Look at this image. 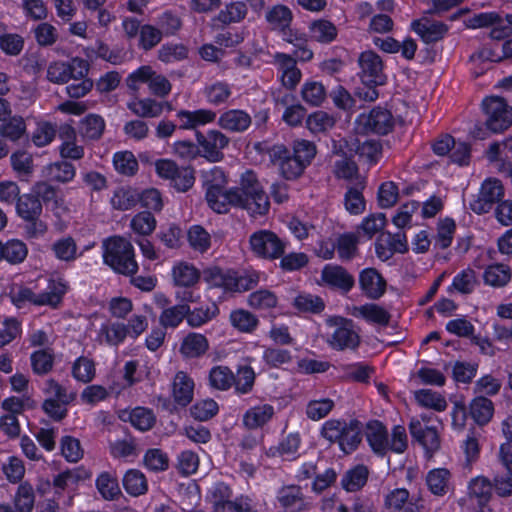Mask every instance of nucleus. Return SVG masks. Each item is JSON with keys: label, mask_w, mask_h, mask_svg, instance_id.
Listing matches in <instances>:
<instances>
[{"label": "nucleus", "mask_w": 512, "mask_h": 512, "mask_svg": "<svg viewBox=\"0 0 512 512\" xmlns=\"http://www.w3.org/2000/svg\"><path fill=\"white\" fill-rule=\"evenodd\" d=\"M206 200L209 207L217 213H226L232 204L246 209L253 217L265 215L270 207L268 197L252 171L242 174L239 188L228 192L206 191Z\"/></svg>", "instance_id": "nucleus-1"}, {"label": "nucleus", "mask_w": 512, "mask_h": 512, "mask_svg": "<svg viewBox=\"0 0 512 512\" xmlns=\"http://www.w3.org/2000/svg\"><path fill=\"white\" fill-rule=\"evenodd\" d=\"M103 260L120 274L133 275L138 270L132 244L120 236L110 237L103 242Z\"/></svg>", "instance_id": "nucleus-2"}, {"label": "nucleus", "mask_w": 512, "mask_h": 512, "mask_svg": "<svg viewBox=\"0 0 512 512\" xmlns=\"http://www.w3.org/2000/svg\"><path fill=\"white\" fill-rule=\"evenodd\" d=\"M366 439L377 454H384L387 451L403 453L408 444L406 430L403 426H395L389 435L379 421H371L367 424Z\"/></svg>", "instance_id": "nucleus-3"}, {"label": "nucleus", "mask_w": 512, "mask_h": 512, "mask_svg": "<svg viewBox=\"0 0 512 512\" xmlns=\"http://www.w3.org/2000/svg\"><path fill=\"white\" fill-rule=\"evenodd\" d=\"M358 63L360 79L367 86L366 90H359L358 95L364 100L374 101L378 98L375 87L383 85L386 81L383 61L374 51L367 50L360 54Z\"/></svg>", "instance_id": "nucleus-4"}, {"label": "nucleus", "mask_w": 512, "mask_h": 512, "mask_svg": "<svg viewBox=\"0 0 512 512\" xmlns=\"http://www.w3.org/2000/svg\"><path fill=\"white\" fill-rule=\"evenodd\" d=\"M362 425L358 421L328 420L323 424L322 436L329 442H336L340 449L349 454L362 439Z\"/></svg>", "instance_id": "nucleus-5"}, {"label": "nucleus", "mask_w": 512, "mask_h": 512, "mask_svg": "<svg viewBox=\"0 0 512 512\" xmlns=\"http://www.w3.org/2000/svg\"><path fill=\"white\" fill-rule=\"evenodd\" d=\"M331 332L327 335V343L335 350H354L360 344L359 333L352 320L343 317H331L326 321Z\"/></svg>", "instance_id": "nucleus-6"}, {"label": "nucleus", "mask_w": 512, "mask_h": 512, "mask_svg": "<svg viewBox=\"0 0 512 512\" xmlns=\"http://www.w3.org/2000/svg\"><path fill=\"white\" fill-rule=\"evenodd\" d=\"M482 109L486 127L491 132L500 133L512 125V107L503 98L486 97L482 101Z\"/></svg>", "instance_id": "nucleus-7"}, {"label": "nucleus", "mask_w": 512, "mask_h": 512, "mask_svg": "<svg viewBox=\"0 0 512 512\" xmlns=\"http://www.w3.org/2000/svg\"><path fill=\"white\" fill-rule=\"evenodd\" d=\"M249 248L259 258L274 260L282 256L286 244L274 232L258 230L250 235Z\"/></svg>", "instance_id": "nucleus-8"}, {"label": "nucleus", "mask_w": 512, "mask_h": 512, "mask_svg": "<svg viewBox=\"0 0 512 512\" xmlns=\"http://www.w3.org/2000/svg\"><path fill=\"white\" fill-rule=\"evenodd\" d=\"M393 126L392 115L388 110L376 108L358 116L355 131L358 134H387Z\"/></svg>", "instance_id": "nucleus-9"}, {"label": "nucleus", "mask_w": 512, "mask_h": 512, "mask_svg": "<svg viewBox=\"0 0 512 512\" xmlns=\"http://www.w3.org/2000/svg\"><path fill=\"white\" fill-rule=\"evenodd\" d=\"M437 421L422 415L419 419H412L409 425L412 437L419 442L427 453H433L440 447Z\"/></svg>", "instance_id": "nucleus-10"}, {"label": "nucleus", "mask_w": 512, "mask_h": 512, "mask_svg": "<svg viewBox=\"0 0 512 512\" xmlns=\"http://www.w3.org/2000/svg\"><path fill=\"white\" fill-rule=\"evenodd\" d=\"M196 140L202 157L210 162H219L223 159V150L229 144V138L218 130H209L206 133L197 132Z\"/></svg>", "instance_id": "nucleus-11"}, {"label": "nucleus", "mask_w": 512, "mask_h": 512, "mask_svg": "<svg viewBox=\"0 0 512 512\" xmlns=\"http://www.w3.org/2000/svg\"><path fill=\"white\" fill-rule=\"evenodd\" d=\"M269 157L272 163L278 166L281 175L286 179L299 177L305 167L299 163L283 145H275L269 150Z\"/></svg>", "instance_id": "nucleus-12"}, {"label": "nucleus", "mask_w": 512, "mask_h": 512, "mask_svg": "<svg viewBox=\"0 0 512 512\" xmlns=\"http://www.w3.org/2000/svg\"><path fill=\"white\" fill-rule=\"evenodd\" d=\"M504 196L501 182L494 178L485 180L481 186L478 199L471 204V208L478 214L488 212L492 205Z\"/></svg>", "instance_id": "nucleus-13"}, {"label": "nucleus", "mask_w": 512, "mask_h": 512, "mask_svg": "<svg viewBox=\"0 0 512 512\" xmlns=\"http://www.w3.org/2000/svg\"><path fill=\"white\" fill-rule=\"evenodd\" d=\"M127 108L141 118H157L163 113L164 108L172 110L168 102H160L150 97H135L127 103Z\"/></svg>", "instance_id": "nucleus-14"}, {"label": "nucleus", "mask_w": 512, "mask_h": 512, "mask_svg": "<svg viewBox=\"0 0 512 512\" xmlns=\"http://www.w3.org/2000/svg\"><path fill=\"white\" fill-rule=\"evenodd\" d=\"M319 284L347 292L352 288L354 279L341 266L328 264L322 270Z\"/></svg>", "instance_id": "nucleus-15"}, {"label": "nucleus", "mask_w": 512, "mask_h": 512, "mask_svg": "<svg viewBox=\"0 0 512 512\" xmlns=\"http://www.w3.org/2000/svg\"><path fill=\"white\" fill-rule=\"evenodd\" d=\"M68 289V283L62 277L57 276L49 278L46 289L41 293H37L38 306L57 308L61 304Z\"/></svg>", "instance_id": "nucleus-16"}, {"label": "nucleus", "mask_w": 512, "mask_h": 512, "mask_svg": "<svg viewBox=\"0 0 512 512\" xmlns=\"http://www.w3.org/2000/svg\"><path fill=\"white\" fill-rule=\"evenodd\" d=\"M411 29L426 43L440 40L447 32L444 23L431 20L427 16L412 21Z\"/></svg>", "instance_id": "nucleus-17"}, {"label": "nucleus", "mask_w": 512, "mask_h": 512, "mask_svg": "<svg viewBox=\"0 0 512 512\" xmlns=\"http://www.w3.org/2000/svg\"><path fill=\"white\" fill-rule=\"evenodd\" d=\"M350 314L353 317L363 319L370 324L378 326H385L390 320L389 312L384 307L375 303L354 306L351 308Z\"/></svg>", "instance_id": "nucleus-18"}, {"label": "nucleus", "mask_w": 512, "mask_h": 512, "mask_svg": "<svg viewBox=\"0 0 512 512\" xmlns=\"http://www.w3.org/2000/svg\"><path fill=\"white\" fill-rule=\"evenodd\" d=\"M209 347V341L205 335L190 332L182 339L179 352L186 359H196L205 355Z\"/></svg>", "instance_id": "nucleus-19"}, {"label": "nucleus", "mask_w": 512, "mask_h": 512, "mask_svg": "<svg viewBox=\"0 0 512 512\" xmlns=\"http://www.w3.org/2000/svg\"><path fill=\"white\" fill-rule=\"evenodd\" d=\"M194 381L183 371L176 373L172 383V396L180 406H187L193 399Z\"/></svg>", "instance_id": "nucleus-20"}, {"label": "nucleus", "mask_w": 512, "mask_h": 512, "mask_svg": "<svg viewBox=\"0 0 512 512\" xmlns=\"http://www.w3.org/2000/svg\"><path fill=\"white\" fill-rule=\"evenodd\" d=\"M362 291L368 298L377 299L383 295L386 289V282L383 277L373 268L363 270L359 278Z\"/></svg>", "instance_id": "nucleus-21"}, {"label": "nucleus", "mask_w": 512, "mask_h": 512, "mask_svg": "<svg viewBox=\"0 0 512 512\" xmlns=\"http://www.w3.org/2000/svg\"><path fill=\"white\" fill-rule=\"evenodd\" d=\"M127 338L124 323L106 320L97 331L96 340L101 344L119 346Z\"/></svg>", "instance_id": "nucleus-22"}, {"label": "nucleus", "mask_w": 512, "mask_h": 512, "mask_svg": "<svg viewBox=\"0 0 512 512\" xmlns=\"http://www.w3.org/2000/svg\"><path fill=\"white\" fill-rule=\"evenodd\" d=\"M218 124L225 130L242 132L250 126L251 117L243 110L232 109L221 114Z\"/></svg>", "instance_id": "nucleus-23"}, {"label": "nucleus", "mask_w": 512, "mask_h": 512, "mask_svg": "<svg viewBox=\"0 0 512 512\" xmlns=\"http://www.w3.org/2000/svg\"><path fill=\"white\" fill-rule=\"evenodd\" d=\"M277 501L283 512H299L304 507L301 489L294 485L281 488Z\"/></svg>", "instance_id": "nucleus-24"}, {"label": "nucleus", "mask_w": 512, "mask_h": 512, "mask_svg": "<svg viewBox=\"0 0 512 512\" xmlns=\"http://www.w3.org/2000/svg\"><path fill=\"white\" fill-rule=\"evenodd\" d=\"M219 312V307L215 302L195 307L193 309L188 305L187 324L192 328H200L215 319Z\"/></svg>", "instance_id": "nucleus-25"}, {"label": "nucleus", "mask_w": 512, "mask_h": 512, "mask_svg": "<svg viewBox=\"0 0 512 512\" xmlns=\"http://www.w3.org/2000/svg\"><path fill=\"white\" fill-rule=\"evenodd\" d=\"M200 277V271L187 262H179L172 268L173 282L180 287L190 288L198 283Z\"/></svg>", "instance_id": "nucleus-26"}, {"label": "nucleus", "mask_w": 512, "mask_h": 512, "mask_svg": "<svg viewBox=\"0 0 512 512\" xmlns=\"http://www.w3.org/2000/svg\"><path fill=\"white\" fill-rule=\"evenodd\" d=\"M426 483L432 494L443 496L451 488V473L446 468L432 469L427 473Z\"/></svg>", "instance_id": "nucleus-27"}, {"label": "nucleus", "mask_w": 512, "mask_h": 512, "mask_svg": "<svg viewBox=\"0 0 512 512\" xmlns=\"http://www.w3.org/2000/svg\"><path fill=\"white\" fill-rule=\"evenodd\" d=\"M60 138L62 140L60 155L63 158L78 160L84 156V148L77 144L76 133L72 127H63L60 132Z\"/></svg>", "instance_id": "nucleus-28"}, {"label": "nucleus", "mask_w": 512, "mask_h": 512, "mask_svg": "<svg viewBox=\"0 0 512 512\" xmlns=\"http://www.w3.org/2000/svg\"><path fill=\"white\" fill-rule=\"evenodd\" d=\"M232 270H223L217 266L208 267L203 270V280L210 288H223L231 292L233 281Z\"/></svg>", "instance_id": "nucleus-29"}, {"label": "nucleus", "mask_w": 512, "mask_h": 512, "mask_svg": "<svg viewBox=\"0 0 512 512\" xmlns=\"http://www.w3.org/2000/svg\"><path fill=\"white\" fill-rule=\"evenodd\" d=\"M119 417L123 421H130L131 424L140 431L149 430L155 422L153 413L142 407H137L132 411L121 410Z\"/></svg>", "instance_id": "nucleus-30"}, {"label": "nucleus", "mask_w": 512, "mask_h": 512, "mask_svg": "<svg viewBox=\"0 0 512 512\" xmlns=\"http://www.w3.org/2000/svg\"><path fill=\"white\" fill-rule=\"evenodd\" d=\"M247 304L259 312H271L278 305V297L268 289H259L249 294Z\"/></svg>", "instance_id": "nucleus-31"}, {"label": "nucleus", "mask_w": 512, "mask_h": 512, "mask_svg": "<svg viewBox=\"0 0 512 512\" xmlns=\"http://www.w3.org/2000/svg\"><path fill=\"white\" fill-rule=\"evenodd\" d=\"M42 175L49 181L67 183L76 175L75 167L68 162H55L44 167Z\"/></svg>", "instance_id": "nucleus-32"}, {"label": "nucleus", "mask_w": 512, "mask_h": 512, "mask_svg": "<svg viewBox=\"0 0 512 512\" xmlns=\"http://www.w3.org/2000/svg\"><path fill=\"white\" fill-rule=\"evenodd\" d=\"M229 320L232 327L241 333H253L259 325L258 317L245 309L233 310L230 313Z\"/></svg>", "instance_id": "nucleus-33"}, {"label": "nucleus", "mask_w": 512, "mask_h": 512, "mask_svg": "<svg viewBox=\"0 0 512 512\" xmlns=\"http://www.w3.org/2000/svg\"><path fill=\"white\" fill-rule=\"evenodd\" d=\"M470 415L479 425H486L493 417L494 405L488 398L479 396L472 400L469 406Z\"/></svg>", "instance_id": "nucleus-34"}, {"label": "nucleus", "mask_w": 512, "mask_h": 512, "mask_svg": "<svg viewBox=\"0 0 512 512\" xmlns=\"http://www.w3.org/2000/svg\"><path fill=\"white\" fill-rule=\"evenodd\" d=\"M512 277L511 269L505 264H492L486 267L483 273L485 284L492 287L505 286Z\"/></svg>", "instance_id": "nucleus-35"}, {"label": "nucleus", "mask_w": 512, "mask_h": 512, "mask_svg": "<svg viewBox=\"0 0 512 512\" xmlns=\"http://www.w3.org/2000/svg\"><path fill=\"white\" fill-rule=\"evenodd\" d=\"M274 415V408L269 404H260L250 408L244 415L246 427L254 429L266 424Z\"/></svg>", "instance_id": "nucleus-36"}, {"label": "nucleus", "mask_w": 512, "mask_h": 512, "mask_svg": "<svg viewBox=\"0 0 512 512\" xmlns=\"http://www.w3.org/2000/svg\"><path fill=\"white\" fill-rule=\"evenodd\" d=\"M300 439L298 435L290 434L278 446L270 447L267 455L270 457H280L283 460L295 459L298 454Z\"/></svg>", "instance_id": "nucleus-37"}, {"label": "nucleus", "mask_w": 512, "mask_h": 512, "mask_svg": "<svg viewBox=\"0 0 512 512\" xmlns=\"http://www.w3.org/2000/svg\"><path fill=\"white\" fill-rule=\"evenodd\" d=\"M368 475L366 466L357 465L343 475L341 485L348 492L358 491L366 484Z\"/></svg>", "instance_id": "nucleus-38"}, {"label": "nucleus", "mask_w": 512, "mask_h": 512, "mask_svg": "<svg viewBox=\"0 0 512 512\" xmlns=\"http://www.w3.org/2000/svg\"><path fill=\"white\" fill-rule=\"evenodd\" d=\"M187 241L192 250L203 254L210 249L212 238L202 226L193 225L187 232Z\"/></svg>", "instance_id": "nucleus-39"}, {"label": "nucleus", "mask_w": 512, "mask_h": 512, "mask_svg": "<svg viewBox=\"0 0 512 512\" xmlns=\"http://www.w3.org/2000/svg\"><path fill=\"white\" fill-rule=\"evenodd\" d=\"M123 486L125 491L131 496H140L147 492L148 483L145 475L137 470H128L123 477Z\"/></svg>", "instance_id": "nucleus-40"}, {"label": "nucleus", "mask_w": 512, "mask_h": 512, "mask_svg": "<svg viewBox=\"0 0 512 512\" xmlns=\"http://www.w3.org/2000/svg\"><path fill=\"white\" fill-rule=\"evenodd\" d=\"M17 214L25 221H34L41 214L42 205L35 196L25 194L16 204Z\"/></svg>", "instance_id": "nucleus-41"}, {"label": "nucleus", "mask_w": 512, "mask_h": 512, "mask_svg": "<svg viewBox=\"0 0 512 512\" xmlns=\"http://www.w3.org/2000/svg\"><path fill=\"white\" fill-rule=\"evenodd\" d=\"M416 402L425 408L433 409L436 411H444L447 408V401L445 397L431 389H420L414 392Z\"/></svg>", "instance_id": "nucleus-42"}, {"label": "nucleus", "mask_w": 512, "mask_h": 512, "mask_svg": "<svg viewBox=\"0 0 512 512\" xmlns=\"http://www.w3.org/2000/svg\"><path fill=\"white\" fill-rule=\"evenodd\" d=\"M350 151H355L360 158L365 159L367 162H376L380 155L379 143L375 140L360 139L351 140L348 144Z\"/></svg>", "instance_id": "nucleus-43"}, {"label": "nucleus", "mask_w": 512, "mask_h": 512, "mask_svg": "<svg viewBox=\"0 0 512 512\" xmlns=\"http://www.w3.org/2000/svg\"><path fill=\"white\" fill-rule=\"evenodd\" d=\"M234 380L235 375L227 366H214L209 372V384L217 390H228L233 385Z\"/></svg>", "instance_id": "nucleus-44"}, {"label": "nucleus", "mask_w": 512, "mask_h": 512, "mask_svg": "<svg viewBox=\"0 0 512 512\" xmlns=\"http://www.w3.org/2000/svg\"><path fill=\"white\" fill-rule=\"evenodd\" d=\"M252 358H247V364L239 366L235 375L233 384L238 393L246 394L253 388L255 381V371L250 366Z\"/></svg>", "instance_id": "nucleus-45"}, {"label": "nucleus", "mask_w": 512, "mask_h": 512, "mask_svg": "<svg viewBox=\"0 0 512 512\" xmlns=\"http://www.w3.org/2000/svg\"><path fill=\"white\" fill-rule=\"evenodd\" d=\"M301 97L310 106H320L326 98L325 87L318 81H306L301 88Z\"/></svg>", "instance_id": "nucleus-46"}, {"label": "nucleus", "mask_w": 512, "mask_h": 512, "mask_svg": "<svg viewBox=\"0 0 512 512\" xmlns=\"http://www.w3.org/2000/svg\"><path fill=\"white\" fill-rule=\"evenodd\" d=\"M468 490L471 498H474L479 505H484L491 497L492 484L487 478L477 476L470 481Z\"/></svg>", "instance_id": "nucleus-47"}, {"label": "nucleus", "mask_w": 512, "mask_h": 512, "mask_svg": "<svg viewBox=\"0 0 512 512\" xmlns=\"http://www.w3.org/2000/svg\"><path fill=\"white\" fill-rule=\"evenodd\" d=\"M139 199V193L131 187L118 188L112 198L111 205L118 210H128L136 205Z\"/></svg>", "instance_id": "nucleus-48"}, {"label": "nucleus", "mask_w": 512, "mask_h": 512, "mask_svg": "<svg viewBox=\"0 0 512 512\" xmlns=\"http://www.w3.org/2000/svg\"><path fill=\"white\" fill-rule=\"evenodd\" d=\"M96 374L95 363L92 359L81 356L72 365V376L79 382L89 383Z\"/></svg>", "instance_id": "nucleus-49"}, {"label": "nucleus", "mask_w": 512, "mask_h": 512, "mask_svg": "<svg viewBox=\"0 0 512 512\" xmlns=\"http://www.w3.org/2000/svg\"><path fill=\"white\" fill-rule=\"evenodd\" d=\"M157 221L151 212L142 211L133 216L130 221L131 230L141 236H147L153 233Z\"/></svg>", "instance_id": "nucleus-50"}, {"label": "nucleus", "mask_w": 512, "mask_h": 512, "mask_svg": "<svg viewBox=\"0 0 512 512\" xmlns=\"http://www.w3.org/2000/svg\"><path fill=\"white\" fill-rule=\"evenodd\" d=\"M311 37L321 43H329L337 36L336 26L325 19L317 20L310 26Z\"/></svg>", "instance_id": "nucleus-51"}, {"label": "nucleus", "mask_w": 512, "mask_h": 512, "mask_svg": "<svg viewBox=\"0 0 512 512\" xmlns=\"http://www.w3.org/2000/svg\"><path fill=\"white\" fill-rule=\"evenodd\" d=\"M266 20L272 29L284 30L292 20V13L288 7L276 5L267 12Z\"/></svg>", "instance_id": "nucleus-52"}, {"label": "nucleus", "mask_w": 512, "mask_h": 512, "mask_svg": "<svg viewBox=\"0 0 512 512\" xmlns=\"http://www.w3.org/2000/svg\"><path fill=\"white\" fill-rule=\"evenodd\" d=\"M339 371L344 379L357 382L367 381L373 372V370L364 363L340 365Z\"/></svg>", "instance_id": "nucleus-53"}, {"label": "nucleus", "mask_w": 512, "mask_h": 512, "mask_svg": "<svg viewBox=\"0 0 512 512\" xmlns=\"http://www.w3.org/2000/svg\"><path fill=\"white\" fill-rule=\"evenodd\" d=\"M96 487L106 500H113L121 493L117 479L107 472H103L97 477Z\"/></svg>", "instance_id": "nucleus-54"}, {"label": "nucleus", "mask_w": 512, "mask_h": 512, "mask_svg": "<svg viewBox=\"0 0 512 512\" xmlns=\"http://www.w3.org/2000/svg\"><path fill=\"white\" fill-rule=\"evenodd\" d=\"M153 70L151 66L143 65L131 72L125 80L128 89L137 93L143 84L149 86Z\"/></svg>", "instance_id": "nucleus-55"}, {"label": "nucleus", "mask_w": 512, "mask_h": 512, "mask_svg": "<svg viewBox=\"0 0 512 512\" xmlns=\"http://www.w3.org/2000/svg\"><path fill=\"white\" fill-rule=\"evenodd\" d=\"M105 129L104 119L97 114H89L82 119L80 130L83 136L89 139H98Z\"/></svg>", "instance_id": "nucleus-56"}, {"label": "nucleus", "mask_w": 512, "mask_h": 512, "mask_svg": "<svg viewBox=\"0 0 512 512\" xmlns=\"http://www.w3.org/2000/svg\"><path fill=\"white\" fill-rule=\"evenodd\" d=\"M113 164L117 172L131 176L138 170V162L130 151L117 152L113 156Z\"/></svg>", "instance_id": "nucleus-57"}, {"label": "nucleus", "mask_w": 512, "mask_h": 512, "mask_svg": "<svg viewBox=\"0 0 512 512\" xmlns=\"http://www.w3.org/2000/svg\"><path fill=\"white\" fill-rule=\"evenodd\" d=\"M188 305H175L162 311L159 321L163 327L176 328L185 318L187 320Z\"/></svg>", "instance_id": "nucleus-58"}, {"label": "nucleus", "mask_w": 512, "mask_h": 512, "mask_svg": "<svg viewBox=\"0 0 512 512\" xmlns=\"http://www.w3.org/2000/svg\"><path fill=\"white\" fill-rule=\"evenodd\" d=\"M246 3L241 1L232 2L222 9L217 20L223 24L240 22L246 16Z\"/></svg>", "instance_id": "nucleus-59"}, {"label": "nucleus", "mask_w": 512, "mask_h": 512, "mask_svg": "<svg viewBox=\"0 0 512 512\" xmlns=\"http://www.w3.org/2000/svg\"><path fill=\"white\" fill-rule=\"evenodd\" d=\"M143 464L150 471H164L169 466V458L162 450L152 448L145 453L143 457Z\"/></svg>", "instance_id": "nucleus-60"}, {"label": "nucleus", "mask_w": 512, "mask_h": 512, "mask_svg": "<svg viewBox=\"0 0 512 512\" xmlns=\"http://www.w3.org/2000/svg\"><path fill=\"white\" fill-rule=\"evenodd\" d=\"M261 279V273L255 270L246 271L243 275L238 276L233 272V281L231 292H244L255 287Z\"/></svg>", "instance_id": "nucleus-61"}, {"label": "nucleus", "mask_w": 512, "mask_h": 512, "mask_svg": "<svg viewBox=\"0 0 512 512\" xmlns=\"http://www.w3.org/2000/svg\"><path fill=\"white\" fill-rule=\"evenodd\" d=\"M52 250L57 259L61 261H73L77 258V245L71 237H64L57 240Z\"/></svg>", "instance_id": "nucleus-62"}, {"label": "nucleus", "mask_w": 512, "mask_h": 512, "mask_svg": "<svg viewBox=\"0 0 512 512\" xmlns=\"http://www.w3.org/2000/svg\"><path fill=\"white\" fill-rule=\"evenodd\" d=\"M167 180L170 185L178 192H186L189 190L195 182L194 172L189 167H178L177 172Z\"/></svg>", "instance_id": "nucleus-63"}, {"label": "nucleus", "mask_w": 512, "mask_h": 512, "mask_svg": "<svg viewBox=\"0 0 512 512\" xmlns=\"http://www.w3.org/2000/svg\"><path fill=\"white\" fill-rule=\"evenodd\" d=\"M386 226V217L383 213L370 214L365 217L359 226V232H362L368 239H371Z\"/></svg>", "instance_id": "nucleus-64"}]
</instances>
